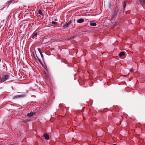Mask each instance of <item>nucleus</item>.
Instances as JSON below:
<instances>
[{
  "mask_svg": "<svg viewBox=\"0 0 145 145\" xmlns=\"http://www.w3.org/2000/svg\"><path fill=\"white\" fill-rule=\"evenodd\" d=\"M72 22V20H70L68 22H67L65 24H64L63 26V28L65 29L67 28L69 25L71 24Z\"/></svg>",
  "mask_w": 145,
  "mask_h": 145,
  "instance_id": "f257e3e1",
  "label": "nucleus"
},
{
  "mask_svg": "<svg viewBox=\"0 0 145 145\" xmlns=\"http://www.w3.org/2000/svg\"><path fill=\"white\" fill-rule=\"evenodd\" d=\"M8 77L9 76L8 75L4 76L1 78V82H4L8 79Z\"/></svg>",
  "mask_w": 145,
  "mask_h": 145,
  "instance_id": "f03ea898",
  "label": "nucleus"
},
{
  "mask_svg": "<svg viewBox=\"0 0 145 145\" xmlns=\"http://www.w3.org/2000/svg\"><path fill=\"white\" fill-rule=\"evenodd\" d=\"M119 10V9L118 7H116L112 15L113 17H115L117 14Z\"/></svg>",
  "mask_w": 145,
  "mask_h": 145,
  "instance_id": "7ed1b4c3",
  "label": "nucleus"
},
{
  "mask_svg": "<svg viewBox=\"0 0 145 145\" xmlns=\"http://www.w3.org/2000/svg\"><path fill=\"white\" fill-rule=\"evenodd\" d=\"M37 32H34L31 35L30 37V39H36V38L37 37Z\"/></svg>",
  "mask_w": 145,
  "mask_h": 145,
  "instance_id": "20e7f679",
  "label": "nucleus"
},
{
  "mask_svg": "<svg viewBox=\"0 0 145 145\" xmlns=\"http://www.w3.org/2000/svg\"><path fill=\"white\" fill-rule=\"evenodd\" d=\"M25 96V94H21L20 95H18L14 96V98H21Z\"/></svg>",
  "mask_w": 145,
  "mask_h": 145,
  "instance_id": "39448f33",
  "label": "nucleus"
},
{
  "mask_svg": "<svg viewBox=\"0 0 145 145\" xmlns=\"http://www.w3.org/2000/svg\"><path fill=\"white\" fill-rule=\"evenodd\" d=\"M89 25L91 26H95L97 24L95 22H90Z\"/></svg>",
  "mask_w": 145,
  "mask_h": 145,
  "instance_id": "423d86ee",
  "label": "nucleus"
},
{
  "mask_svg": "<svg viewBox=\"0 0 145 145\" xmlns=\"http://www.w3.org/2000/svg\"><path fill=\"white\" fill-rule=\"evenodd\" d=\"M84 19L82 18H80L78 19L77 21V22L78 23H81L84 21Z\"/></svg>",
  "mask_w": 145,
  "mask_h": 145,
  "instance_id": "0eeeda50",
  "label": "nucleus"
},
{
  "mask_svg": "<svg viewBox=\"0 0 145 145\" xmlns=\"http://www.w3.org/2000/svg\"><path fill=\"white\" fill-rule=\"evenodd\" d=\"M44 136L46 140H48L49 138V135L47 133H44Z\"/></svg>",
  "mask_w": 145,
  "mask_h": 145,
  "instance_id": "6e6552de",
  "label": "nucleus"
},
{
  "mask_svg": "<svg viewBox=\"0 0 145 145\" xmlns=\"http://www.w3.org/2000/svg\"><path fill=\"white\" fill-rule=\"evenodd\" d=\"M126 2L125 1H124L123 4V11L124 12L125 10V9L126 7Z\"/></svg>",
  "mask_w": 145,
  "mask_h": 145,
  "instance_id": "1a4fd4ad",
  "label": "nucleus"
},
{
  "mask_svg": "<svg viewBox=\"0 0 145 145\" xmlns=\"http://www.w3.org/2000/svg\"><path fill=\"white\" fill-rule=\"evenodd\" d=\"M14 1V0H10V1H7V4L8 5H9L10 4L12 3H13V1Z\"/></svg>",
  "mask_w": 145,
  "mask_h": 145,
  "instance_id": "9d476101",
  "label": "nucleus"
},
{
  "mask_svg": "<svg viewBox=\"0 0 145 145\" xmlns=\"http://www.w3.org/2000/svg\"><path fill=\"white\" fill-rule=\"evenodd\" d=\"M33 115V113L32 112H31L30 113H28L27 114V116H32Z\"/></svg>",
  "mask_w": 145,
  "mask_h": 145,
  "instance_id": "9b49d317",
  "label": "nucleus"
},
{
  "mask_svg": "<svg viewBox=\"0 0 145 145\" xmlns=\"http://www.w3.org/2000/svg\"><path fill=\"white\" fill-rule=\"evenodd\" d=\"M140 4L142 5L145 4V0H140Z\"/></svg>",
  "mask_w": 145,
  "mask_h": 145,
  "instance_id": "f8f14e48",
  "label": "nucleus"
},
{
  "mask_svg": "<svg viewBox=\"0 0 145 145\" xmlns=\"http://www.w3.org/2000/svg\"><path fill=\"white\" fill-rule=\"evenodd\" d=\"M125 55V53L124 52H121L119 54V56L120 57H121L123 56H124Z\"/></svg>",
  "mask_w": 145,
  "mask_h": 145,
  "instance_id": "ddd939ff",
  "label": "nucleus"
},
{
  "mask_svg": "<svg viewBox=\"0 0 145 145\" xmlns=\"http://www.w3.org/2000/svg\"><path fill=\"white\" fill-rule=\"evenodd\" d=\"M38 13L40 14V15H43V13L40 10H38Z\"/></svg>",
  "mask_w": 145,
  "mask_h": 145,
  "instance_id": "4468645a",
  "label": "nucleus"
},
{
  "mask_svg": "<svg viewBox=\"0 0 145 145\" xmlns=\"http://www.w3.org/2000/svg\"><path fill=\"white\" fill-rule=\"evenodd\" d=\"M52 24H54L55 25H57V23L54 21H52Z\"/></svg>",
  "mask_w": 145,
  "mask_h": 145,
  "instance_id": "2eb2a0df",
  "label": "nucleus"
},
{
  "mask_svg": "<svg viewBox=\"0 0 145 145\" xmlns=\"http://www.w3.org/2000/svg\"><path fill=\"white\" fill-rule=\"evenodd\" d=\"M38 50L40 54L42 53V52L40 50V49L39 48H38Z\"/></svg>",
  "mask_w": 145,
  "mask_h": 145,
  "instance_id": "dca6fc26",
  "label": "nucleus"
},
{
  "mask_svg": "<svg viewBox=\"0 0 145 145\" xmlns=\"http://www.w3.org/2000/svg\"><path fill=\"white\" fill-rule=\"evenodd\" d=\"M74 38V36L71 37H70L69 39V40H71L72 39Z\"/></svg>",
  "mask_w": 145,
  "mask_h": 145,
  "instance_id": "f3484780",
  "label": "nucleus"
},
{
  "mask_svg": "<svg viewBox=\"0 0 145 145\" xmlns=\"http://www.w3.org/2000/svg\"><path fill=\"white\" fill-rule=\"evenodd\" d=\"M37 59H38V60L39 61L40 63L41 64L42 63L41 62V61L40 60L37 56Z\"/></svg>",
  "mask_w": 145,
  "mask_h": 145,
  "instance_id": "a211bd4d",
  "label": "nucleus"
},
{
  "mask_svg": "<svg viewBox=\"0 0 145 145\" xmlns=\"http://www.w3.org/2000/svg\"><path fill=\"white\" fill-rule=\"evenodd\" d=\"M40 56H41V57L42 58H43V54H42V53H40Z\"/></svg>",
  "mask_w": 145,
  "mask_h": 145,
  "instance_id": "6ab92c4d",
  "label": "nucleus"
},
{
  "mask_svg": "<svg viewBox=\"0 0 145 145\" xmlns=\"http://www.w3.org/2000/svg\"><path fill=\"white\" fill-rule=\"evenodd\" d=\"M130 71L131 72H133V69H130Z\"/></svg>",
  "mask_w": 145,
  "mask_h": 145,
  "instance_id": "aec40b11",
  "label": "nucleus"
},
{
  "mask_svg": "<svg viewBox=\"0 0 145 145\" xmlns=\"http://www.w3.org/2000/svg\"><path fill=\"white\" fill-rule=\"evenodd\" d=\"M117 24H115L114 25V27H115L116 26V25Z\"/></svg>",
  "mask_w": 145,
  "mask_h": 145,
  "instance_id": "412c9836",
  "label": "nucleus"
},
{
  "mask_svg": "<svg viewBox=\"0 0 145 145\" xmlns=\"http://www.w3.org/2000/svg\"><path fill=\"white\" fill-rule=\"evenodd\" d=\"M113 145H116V144H113Z\"/></svg>",
  "mask_w": 145,
  "mask_h": 145,
  "instance_id": "4be33fe9",
  "label": "nucleus"
}]
</instances>
